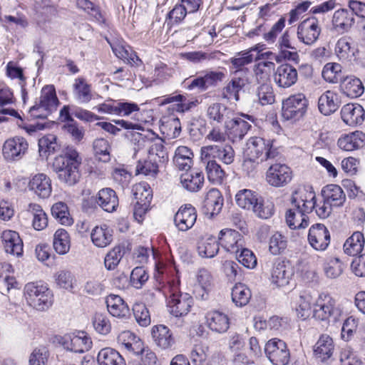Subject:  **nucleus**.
<instances>
[{"label":"nucleus","mask_w":365,"mask_h":365,"mask_svg":"<svg viewBox=\"0 0 365 365\" xmlns=\"http://www.w3.org/2000/svg\"><path fill=\"white\" fill-rule=\"evenodd\" d=\"M334 351V344L332 338L328 334H322L314 346L315 356L324 361L329 359Z\"/></svg>","instance_id":"obj_33"},{"label":"nucleus","mask_w":365,"mask_h":365,"mask_svg":"<svg viewBox=\"0 0 365 365\" xmlns=\"http://www.w3.org/2000/svg\"><path fill=\"white\" fill-rule=\"evenodd\" d=\"M193 304L192 297L187 293H173L170 297L168 307L170 314L176 317L187 315Z\"/></svg>","instance_id":"obj_13"},{"label":"nucleus","mask_w":365,"mask_h":365,"mask_svg":"<svg viewBox=\"0 0 365 365\" xmlns=\"http://www.w3.org/2000/svg\"><path fill=\"white\" fill-rule=\"evenodd\" d=\"M93 243L98 247H106L113 241V231L106 225L96 226L91 232Z\"/></svg>","instance_id":"obj_36"},{"label":"nucleus","mask_w":365,"mask_h":365,"mask_svg":"<svg viewBox=\"0 0 365 365\" xmlns=\"http://www.w3.org/2000/svg\"><path fill=\"white\" fill-rule=\"evenodd\" d=\"M342 316V310L329 295L321 294L314 302L313 317L321 321L336 323Z\"/></svg>","instance_id":"obj_5"},{"label":"nucleus","mask_w":365,"mask_h":365,"mask_svg":"<svg viewBox=\"0 0 365 365\" xmlns=\"http://www.w3.org/2000/svg\"><path fill=\"white\" fill-rule=\"evenodd\" d=\"M205 163V172L207 179L214 184H221L225 178V170L215 160H207Z\"/></svg>","instance_id":"obj_45"},{"label":"nucleus","mask_w":365,"mask_h":365,"mask_svg":"<svg viewBox=\"0 0 365 365\" xmlns=\"http://www.w3.org/2000/svg\"><path fill=\"white\" fill-rule=\"evenodd\" d=\"M182 187L190 192L199 191L204 183V175L201 172L192 170L180 176Z\"/></svg>","instance_id":"obj_37"},{"label":"nucleus","mask_w":365,"mask_h":365,"mask_svg":"<svg viewBox=\"0 0 365 365\" xmlns=\"http://www.w3.org/2000/svg\"><path fill=\"white\" fill-rule=\"evenodd\" d=\"M58 341L65 349L76 353L86 352L92 346L91 338L86 332L81 331L65 334Z\"/></svg>","instance_id":"obj_8"},{"label":"nucleus","mask_w":365,"mask_h":365,"mask_svg":"<svg viewBox=\"0 0 365 365\" xmlns=\"http://www.w3.org/2000/svg\"><path fill=\"white\" fill-rule=\"evenodd\" d=\"M274 81L282 88H289L297 81V71L292 66L284 63L279 66L274 73Z\"/></svg>","instance_id":"obj_21"},{"label":"nucleus","mask_w":365,"mask_h":365,"mask_svg":"<svg viewBox=\"0 0 365 365\" xmlns=\"http://www.w3.org/2000/svg\"><path fill=\"white\" fill-rule=\"evenodd\" d=\"M155 138V133L148 130L145 133L133 132L131 133V142L134 144L135 150L150 145Z\"/></svg>","instance_id":"obj_58"},{"label":"nucleus","mask_w":365,"mask_h":365,"mask_svg":"<svg viewBox=\"0 0 365 365\" xmlns=\"http://www.w3.org/2000/svg\"><path fill=\"white\" fill-rule=\"evenodd\" d=\"M308 242L317 251H324L330 244V233L322 224L313 225L309 230Z\"/></svg>","instance_id":"obj_14"},{"label":"nucleus","mask_w":365,"mask_h":365,"mask_svg":"<svg viewBox=\"0 0 365 365\" xmlns=\"http://www.w3.org/2000/svg\"><path fill=\"white\" fill-rule=\"evenodd\" d=\"M58 103L53 86H46L41 90L38 102H36L29 111L43 108L46 111L52 113L56 110Z\"/></svg>","instance_id":"obj_17"},{"label":"nucleus","mask_w":365,"mask_h":365,"mask_svg":"<svg viewBox=\"0 0 365 365\" xmlns=\"http://www.w3.org/2000/svg\"><path fill=\"white\" fill-rule=\"evenodd\" d=\"M228 134L232 138L242 139L250 128V125L241 118H233L225 122Z\"/></svg>","instance_id":"obj_38"},{"label":"nucleus","mask_w":365,"mask_h":365,"mask_svg":"<svg viewBox=\"0 0 365 365\" xmlns=\"http://www.w3.org/2000/svg\"><path fill=\"white\" fill-rule=\"evenodd\" d=\"M53 248L60 255H64L69 251L70 239L68 232L64 229H58L53 236Z\"/></svg>","instance_id":"obj_51"},{"label":"nucleus","mask_w":365,"mask_h":365,"mask_svg":"<svg viewBox=\"0 0 365 365\" xmlns=\"http://www.w3.org/2000/svg\"><path fill=\"white\" fill-rule=\"evenodd\" d=\"M251 298L250 289L244 284H237L232 289V300L237 307L245 306Z\"/></svg>","instance_id":"obj_49"},{"label":"nucleus","mask_w":365,"mask_h":365,"mask_svg":"<svg viewBox=\"0 0 365 365\" xmlns=\"http://www.w3.org/2000/svg\"><path fill=\"white\" fill-rule=\"evenodd\" d=\"M29 144L23 137L16 136L6 140L2 148V153L7 160H19L26 154Z\"/></svg>","instance_id":"obj_11"},{"label":"nucleus","mask_w":365,"mask_h":365,"mask_svg":"<svg viewBox=\"0 0 365 365\" xmlns=\"http://www.w3.org/2000/svg\"><path fill=\"white\" fill-rule=\"evenodd\" d=\"M1 240L6 252L17 257L23 253V242L18 232L5 230L1 234Z\"/></svg>","instance_id":"obj_23"},{"label":"nucleus","mask_w":365,"mask_h":365,"mask_svg":"<svg viewBox=\"0 0 365 365\" xmlns=\"http://www.w3.org/2000/svg\"><path fill=\"white\" fill-rule=\"evenodd\" d=\"M266 142L267 140L259 137L250 138L247 140L244 150L245 157L257 159L261 161L263 153L266 150Z\"/></svg>","instance_id":"obj_35"},{"label":"nucleus","mask_w":365,"mask_h":365,"mask_svg":"<svg viewBox=\"0 0 365 365\" xmlns=\"http://www.w3.org/2000/svg\"><path fill=\"white\" fill-rule=\"evenodd\" d=\"M152 336L155 344L162 349H170L175 343L172 331L163 324H158L152 328Z\"/></svg>","instance_id":"obj_25"},{"label":"nucleus","mask_w":365,"mask_h":365,"mask_svg":"<svg viewBox=\"0 0 365 365\" xmlns=\"http://www.w3.org/2000/svg\"><path fill=\"white\" fill-rule=\"evenodd\" d=\"M28 212L33 216V227L36 230H42L48 225V217L41 207L37 204L31 203Z\"/></svg>","instance_id":"obj_48"},{"label":"nucleus","mask_w":365,"mask_h":365,"mask_svg":"<svg viewBox=\"0 0 365 365\" xmlns=\"http://www.w3.org/2000/svg\"><path fill=\"white\" fill-rule=\"evenodd\" d=\"M24 293L27 304L38 311H46L53 305V292L41 282L27 283Z\"/></svg>","instance_id":"obj_4"},{"label":"nucleus","mask_w":365,"mask_h":365,"mask_svg":"<svg viewBox=\"0 0 365 365\" xmlns=\"http://www.w3.org/2000/svg\"><path fill=\"white\" fill-rule=\"evenodd\" d=\"M207 327L217 333H225L230 327L228 316L220 311H211L206 315Z\"/></svg>","instance_id":"obj_26"},{"label":"nucleus","mask_w":365,"mask_h":365,"mask_svg":"<svg viewBox=\"0 0 365 365\" xmlns=\"http://www.w3.org/2000/svg\"><path fill=\"white\" fill-rule=\"evenodd\" d=\"M245 86V81L240 78L232 79L223 88L222 96L228 100H239V92Z\"/></svg>","instance_id":"obj_54"},{"label":"nucleus","mask_w":365,"mask_h":365,"mask_svg":"<svg viewBox=\"0 0 365 365\" xmlns=\"http://www.w3.org/2000/svg\"><path fill=\"white\" fill-rule=\"evenodd\" d=\"M153 106H160L161 102L158 98L153 99L150 102H146L141 104L143 108H140L138 104L131 102H120V101H109L99 106L98 110L101 112L115 114H130L133 112H153L154 109Z\"/></svg>","instance_id":"obj_6"},{"label":"nucleus","mask_w":365,"mask_h":365,"mask_svg":"<svg viewBox=\"0 0 365 365\" xmlns=\"http://www.w3.org/2000/svg\"><path fill=\"white\" fill-rule=\"evenodd\" d=\"M315 301L309 292H301L295 300V310L297 317L302 320L313 315V309Z\"/></svg>","instance_id":"obj_24"},{"label":"nucleus","mask_w":365,"mask_h":365,"mask_svg":"<svg viewBox=\"0 0 365 365\" xmlns=\"http://www.w3.org/2000/svg\"><path fill=\"white\" fill-rule=\"evenodd\" d=\"M339 148L345 151H353L365 145V135L361 131H355L339 138Z\"/></svg>","instance_id":"obj_28"},{"label":"nucleus","mask_w":365,"mask_h":365,"mask_svg":"<svg viewBox=\"0 0 365 365\" xmlns=\"http://www.w3.org/2000/svg\"><path fill=\"white\" fill-rule=\"evenodd\" d=\"M338 107L334 101L333 93L329 91L319 98L318 108L322 114H332L336 111Z\"/></svg>","instance_id":"obj_57"},{"label":"nucleus","mask_w":365,"mask_h":365,"mask_svg":"<svg viewBox=\"0 0 365 365\" xmlns=\"http://www.w3.org/2000/svg\"><path fill=\"white\" fill-rule=\"evenodd\" d=\"M332 23L339 31H347L354 24V18L352 13L346 9H339L334 12Z\"/></svg>","instance_id":"obj_41"},{"label":"nucleus","mask_w":365,"mask_h":365,"mask_svg":"<svg viewBox=\"0 0 365 365\" xmlns=\"http://www.w3.org/2000/svg\"><path fill=\"white\" fill-rule=\"evenodd\" d=\"M96 202L106 212H112L118 206V198L111 188H103L98 192Z\"/></svg>","instance_id":"obj_30"},{"label":"nucleus","mask_w":365,"mask_h":365,"mask_svg":"<svg viewBox=\"0 0 365 365\" xmlns=\"http://www.w3.org/2000/svg\"><path fill=\"white\" fill-rule=\"evenodd\" d=\"M29 187L42 198L48 197L52 190L51 180L43 173L35 175L29 182Z\"/></svg>","instance_id":"obj_32"},{"label":"nucleus","mask_w":365,"mask_h":365,"mask_svg":"<svg viewBox=\"0 0 365 365\" xmlns=\"http://www.w3.org/2000/svg\"><path fill=\"white\" fill-rule=\"evenodd\" d=\"M133 193L135 202L150 204L153 198L152 190L149 185L145 182L135 184L133 187Z\"/></svg>","instance_id":"obj_50"},{"label":"nucleus","mask_w":365,"mask_h":365,"mask_svg":"<svg viewBox=\"0 0 365 365\" xmlns=\"http://www.w3.org/2000/svg\"><path fill=\"white\" fill-rule=\"evenodd\" d=\"M59 149L57 138L53 134H48L38 140V151L40 155L47 158Z\"/></svg>","instance_id":"obj_46"},{"label":"nucleus","mask_w":365,"mask_h":365,"mask_svg":"<svg viewBox=\"0 0 365 365\" xmlns=\"http://www.w3.org/2000/svg\"><path fill=\"white\" fill-rule=\"evenodd\" d=\"M258 198V195L255 192L248 189L241 190L235 195L237 205L247 210H252Z\"/></svg>","instance_id":"obj_47"},{"label":"nucleus","mask_w":365,"mask_h":365,"mask_svg":"<svg viewBox=\"0 0 365 365\" xmlns=\"http://www.w3.org/2000/svg\"><path fill=\"white\" fill-rule=\"evenodd\" d=\"M106 302L108 311L112 316L121 319L129 317V307L120 296L110 294L107 297Z\"/></svg>","instance_id":"obj_31"},{"label":"nucleus","mask_w":365,"mask_h":365,"mask_svg":"<svg viewBox=\"0 0 365 365\" xmlns=\"http://www.w3.org/2000/svg\"><path fill=\"white\" fill-rule=\"evenodd\" d=\"M322 196L326 202L333 207L342 206L346 200V195L340 186L337 185H328L322 191Z\"/></svg>","instance_id":"obj_34"},{"label":"nucleus","mask_w":365,"mask_h":365,"mask_svg":"<svg viewBox=\"0 0 365 365\" xmlns=\"http://www.w3.org/2000/svg\"><path fill=\"white\" fill-rule=\"evenodd\" d=\"M93 151L95 156L101 161L110 160L109 144L103 138L96 139L93 142Z\"/></svg>","instance_id":"obj_62"},{"label":"nucleus","mask_w":365,"mask_h":365,"mask_svg":"<svg viewBox=\"0 0 365 365\" xmlns=\"http://www.w3.org/2000/svg\"><path fill=\"white\" fill-rule=\"evenodd\" d=\"M124 254L120 247H115L105 257V267L108 270H113L119 264Z\"/></svg>","instance_id":"obj_63"},{"label":"nucleus","mask_w":365,"mask_h":365,"mask_svg":"<svg viewBox=\"0 0 365 365\" xmlns=\"http://www.w3.org/2000/svg\"><path fill=\"white\" fill-rule=\"evenodd\" d=\"M49 353L46 347L38 346L33 350L29 357V365H46Z\"/></svg>","instance_id":"obj_64"},{"label":"nucleus","mask_w":365,"mask_h":365,"mask_svg":"<svg viewBox=\"0 0 365 365\" xmlns=\"http://www.w3.org/2000/svg\"><path fill=\"white\" fill-rule=\"evenodd\" d=\"M223 205V197L219 190L210 189L203 202V212L209 217L220 213Z\"/></svg>","instance_id":"obj_20"},{"label":"nucleus","mask_w":365,"mask_h":365,"mask_svg":"<svg viewBox=\"0 0 365 365\" xmlns=\"http://www.w3.org/2000/svg\"><path fill=\"white\" fill-rule=\"evenodd\" d=\"M307 108L308 101L302 93L290 96L282 103L283 111L289 114H304Z\"/></svg>","instance_id":"obj_27"},{"label":"nucleus","mask_w":365,"mask_h":365,"mask_svg":"<svg viewBox=\"0 0 365 365\" xmlns=\"http://www.w3.org/2000/svg\"><path fill=\"white\" fill-rule=\"evenodd\" d=\"M287 247V240L281 232H274L269 241V251L274 255L282 253Z\"/></svg>","instance_id":"obj_55"},{"label":"nucleus","mask_w":365,"mask_h":365,"mask_svg":"<svg viewBox=\"0 0 365 365\" xmlns=\"http://www.w3.org/2000/svg\"><path fill=\"white\" fill-rule=\"evenodd\" d=\"M173 103L168 107L170 114L174 113H185L190 111L192 108L196 107L199 104L198 100L189 101L187 97L182 94L167 97L161 104L165 105Z\"/></svg>","instance_id":"obj_18"},{"label":"nucleus","mask_w":365,"mask_h":365,"mask_svg":"<svg viewBox=\"0 0 365 365\" xmlns=\"http://www.w3.org/2000/svg\"><path fill=\"white\" fill-rule=\"evenodd\" d=\"M117 341L118 344L126 351L139 354L143 351V342L141 340L130 331H123L120 332Z\"/></svg>","instance_id":"obj_29"},{"label":"nucleus","mask_w":365,"mask_h":365,"mask_svg":"<svg viewBox=\"0 0 365 365\" xmlns=\"http://www.w3.org/2000/svg\"><path fill=\"white\" fill-rule=\"evenodd\" d=\"M73 88L74 94L80 102L87 103L91 99L92 94L91 86L86 82L84 78H76L73 84Z\"/></svg>","instance_id":"obj_53"},{"label":"nucleus","mask_w":365,"mask_h":365,"mask_svg":"<svg viewBox=\"0 0 365 365\" xmlns=\"http://www.w3.org/2000/svg\"><path fill=\"white\" fill-rule=\"evenodd\" d=\"M51 214L61 225L68 226L73 223L68 206L63 202H56L52 206Z\"/></svg>","instance_id":"obj_52"},{"label":"nucleus","mask_w":365,"mask_h":365,"mask_svg":"<svg viewBox=\"0 0 365 365\" xmlns=\"http://www.w3.org/2000/svg\"><path fill=\"white\" fill-rule=\"evenodd\" d=\"M100 365H126L125 361L118 351L110 347L100 350L97 356Z\"/></svg>","instance_id":"obj_39"},{"label":"nucleus","mask_w":365,"mask_h":365,"mask_svg":"<svg viewBox=\"0 0 365 365\" xmlns=\"http://www.w3.org/2000/svg\"><path fill=\"white\" fill-rule=\"evenodd\" d=\"M202 151L206 157L217 158L227 165L231 164L235 159V151L230 145H208L203 147Z\"/></svg>","instance_id":"obj_22"},{"label":"nucleus","mask_w":365,"mask_h":365,"mask_svg":"<svg viewBox=\"0 0 365 365\" xmlns=\"http://www.w3.org/2000/svg\"><path fill=\"white\" fill-rule=\"evenodd\" d=\"M82 159L78 151L73 147H67L61 155L54 158L52 168L61 182L72 186L81 178L79 168Z\"/></svg>","instance_id":"obj_2"},{"label":"nucleus","mask_w":365,"mask_h":365,"mask_svg":"<svg viewBox=\"0 0 365 365\" xmlns=\"http://www.w3.org/2000/svg\"><path fill=\"white\" fill-rule=\"evenodd\" d=\"M219 251V244L212 236L202 237L197 243V252L200 256L206 258L215 257Z\"/></svg>","instance_id":"obj_42"},{"label":"nucleus","mask_w":365,"mask_h":365,"mask_svg":"<svg viewBox=\"0 0 365 365\" xmlns=\"http://www.w3.org/2000/svg\"><path fill=\"white\" fill-rule=\"evenodd\" d=\"M293 208L286 212V222L291 229L305 228L309 225L307 213L312 211L315 205V193L305 187H299L292 194Z\"/></svg>","instance_id":"obj_1"},{"label":"nucleus","mask_w":365,"mask_h":365,"mask_svg":"<svg viewBox=\"0 0 365 365\" xmlns=\"http://www.w3.org/2000/svg\"><path fill=\"white\" fill-rule=\"evenodd\" d=\"M219 240L222 247L228 252L237 254L244 245L242 236L237 231L231 229L222 230Z\"/></svg>","instance_id":"obj_16"},{"label":"nucleus","mask_w":365,"mask_h":365,"mask_svg":"<svg viewBox=\"0 0 365 365\" xmlns=\"http://www.w3.org/2000/svg\"><path fill=\"white\" fill-rule=\"evenodd\" d=\"M160 167L157 162L151 158L144 161H139L136 166L137 174H143L145 176L155 178L158 173V168Z\"/></svg>","instance_id":"obj_59"},{"label":"nucleus","mask_w":365,"mask_h":365,"mask_svg":"<svg viewBox=\"0 0 365 365\" xmlns=\"http://www.w3.org/2000/svg\"><path fill=\"white\" fill-rule=\"evenodd\" d=\"M225 77L223 73L220 71H209L203 76H199L192 80L186 79L184 83L187 90L197 88L200 91H205L210 87L216 86Z\"/></svg>","instance_id":"obj_12"},{"label":"nucleus","mask_w":365,"mask_h":365,"mask_svg":"<svg viewBox=\"0 0 365 365\" xmlns=\"http://www.w3.org/2000/svg\"><path fill=\"white\" fill-rule=\"evenodd\" d=\"M134 317L141 327H148L151 322L150 315L146 306L143 303H135L133 307Z\"/></svg>","instance_id":"obj_60"},{"label":"nucleus","mask_w":365,"mask_h":365,"mask_svg":"<svg viewBox=\"0 0 365 365\" xmlns=\"http://www.w3.org/2000/svg\"><path fill=\"white\" fill-rule=\"evenodd\" d=\"M321 34L319 21L314 18H307L302 21L297 27V38L306 45L314 44Z\"/></svg>","instance_id":"obj_9"},{"label":"nucleus","mask_w":365,"mask_h":365,"mask_svg":"<svg viewBox=\"0 0 365 365\" xmlns=\"http://www.w3.org/2000/svg\"><path fill=\"white\" fill-rule=\"evenodd\" d=\"M292 179V170L285 164H272L266 173V180L269 185L273 187H284L290 182Z\"/></svg>","instance_id":"obj_10"},{"label":"nucleus","mask_w":365,"mask_h":365,"mask_svg":"<svg viewBox=\"0 0 365 365\" xmlns=\"http://www.w3.org/2000/svg\"><path fill=\"white\" fill-rule=\"evenodd\" d=\"M196 220V209L192 205L187 204L181 206L176 212L174 222L180 231L185 232L193 227Z\"/></svg>","instance_id":"obj_15"},{"label":"nucleus","mask_w":365,"mask_h":365,"mask_svg":"<svg viewBox=\"0 0 365 365\" xmlns=\"http://www.w3.org/2000/svg\"><path fill=\"white\" fill-rule=\"evenodd\" d=\"M264 352L273 365H287L289 361V350L281 339L274 338L269 340L264 346Z\"/></svg>","instance_id":"obj_7"},{"label":"nucleus","mask_w":365,"mask_h":365,"mask_svg":"<svg viewBox=\"0 0 365 365\" xmlns=\"http://www.w3.org/2000/svg\"><path fill=\"white\" fill-rule=\"evenodd\" d=\"M341 66L336 63H327L322 70V77L324 79L331 83H338L341 78Z\"/></svg>","instance_id":"obj_56"},{"label":"nucleus","mask_w":365,"mask_h":365,"mask_svg":"<svg viewBox=\"0 0 365 365\" xmlns=\"http://www.w3.org/2000/svg\"><path fill=\"white\" fill-rule=\"evenodd\" d=\"M193 153L186 146L178 147L175 153L173 163L181 170H188L191 168Z\"/></svg>","instance_id":"obj_43"},{"label":"nucleus","mask_w":365,"mask_h":365,"mask_svg":"<svg viewBox=\"0 0 365 365\" xmlns=\"http://www.w3.org/2000/svg\"><path fill=\"white\" fill-rule=\"evenodd\" d=\"M293 271L290 265L283 261L276 262L271 272V282L277 287H284L289 284Z\"/></svg>","instance_id":"obj_19"},{"label":"nucleus","mask_w":365,"mask_h":365,"mask_svg":"<svg viewBox=\"0 0 365 365\" xmlns=\"http://www.w3.org/2000/svg\"><path fill=\"white\" fill-rule=\"evenodd\" d=\"M252 210L258 217L268 219L274 214V205L268 201L264 202L261 197H259Z\"/></svg>","instance_id":"obj_61"},{"label":"nucleus","mask_w":365,"mask_h":365,"mask_svg":"<svg viewBox=\"0 0 365 365\" xmlns=\"http://www.w3.org/2000/svg\"><path fill=\"white\" fill-rule=\"evenodd\" d=\"M341 91L349 98L361 96L364 91V87L358 78L346 77L340 85Z\"/></svg>","instance_id":"obj_40"},{"label":"nucleus","mask_w":365,"mask_h":365,"mask_svg":"<svg viewBox=\"0 0 365 365\" xmlns=\"http://www.w3.org/2000/svg\"><path fill=\"white\" fill-rule=\"evenodd\" d=\"M364 245V237L361 232H355L344 244V252L351 256L359 254Z\"/></svg>","instance_id":"obj_44"},{"label":"nucleus","mask_w":365,"mask_h":365,"mask_svg":"<svg viewBox=\"0 0 365 365\" xmlns=\"http://www.w3.org/2000/svg\"><path fill=\"white\" fill-rule=\"evenodd\" d=\"M59 119L61 122H56L49 120L46 115H33L32 119L29 123H24L21 126L27 133H31L50 129L56 125L60 126L62 130L71 134L75 140L79 141L83 138V130L71 118V115H60Z\"/></svg>","instance_id":"obj_3"}]
</instances>
